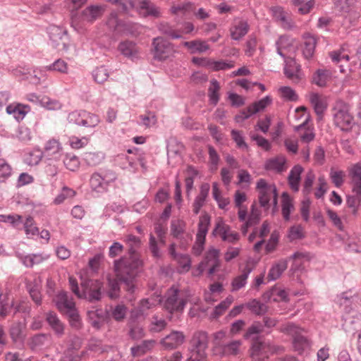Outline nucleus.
I'll list each match as a JSON object with an SVG mask.
<instances>
[{
	"mask_svg": "<svg viewBox=\"0 0 361 361\" xmlns=\"http://www.w3.org/2000/svg\"><path fill=\"white\" fill-rule=\"evenodd\" d=\"M128 252L114 262V269L117 279L123 283L126 290L133 293L135 290L134 281L143 266V260L138 249L141 245L140 238L129 234L125 239Z\"/></svg>",
	"mask_w": 361,
	"mask_h": 361,
	"instance_id": "nucleus-1",
	"label": "nucleus"
},
{
	"mask_svg": "<svg viewBox=\"0 0 361 361\" xmlns=\"http://www.w3.org/2000/svg\"><path fill=\"white\" fill-rule=\"evenodd\" d=\"M69 284L71 290L80 298H86L90 302L97 301L101 298L100 290L102 283L98 280H82L81 282L82 292H80L78 281L75 278H69Z\"/></svg>",
	"mask_w": 361,
	"mask_h": 361,
	"instance_id": "nucleus-2",
	"label": "nucleus"
},
{
	"mask_svg": "<svg viewBox=\"0 0 361 361\" xmlns=\"http://www.w3.org/2000/svg\"><path fill=\"white\" fill-rule=\"evenodd\" d=\"M116 173L110 169H101L93 173L90 178L91 192L99 196L109 190V188L116 180Z\"/></svg>",
	"mask_w": 361,
	"mask_h": 361,
	"instance_id": "nucleus-3",
	"label": "nucleus"
},
{
	"mask_svg": "<svg viewBox=\"0 0 361 361\" xmlns=\"http://www.w3.org/2000/svg\"><path fill=\"white\" fill-rule=\"evenodd\" d=\"M280 331L292 337V346L296 353L302 355L311 348L310 341L302 335L303 329L292 322L283 324Z\"/></svg>",
	"mask_w": 361,
	"mask_h": 361,
	"instance_id": "nucleus-4",
	"label": "nucleus"
},
{
	"mask_svg": "<svg viewBox=\"0 0 361 361\" xmlns=\"http://www.w3.org/2000/svg\"><path fill=\"white\" fill-rule=\"evenodd\" d=\"M190 344V356L187 361H207L206 351L209 344L208 334L204 331L195 333Z\"/></svg>",
	"mask_w": 361,
	"mask_h": 361,
	"instance_id": "nucleus-5",
	"label": "nucleus"
},
{
	"mask_svg": "<svg viewBox=\"0 0 361 361\" xmlns=\"http://www.w3.org/2000/svg\"><path fill=\"white\" fill-rule=\"evenodd\" d=\"M56 305L61 312L68 316L72 326L78 327L80 325V318L75 309V302L66 292L61 291L58 293L56 298Z\"/></svg>",
	"mask_w": 361,
	"mask_h": 361,
	"instance_id": "nucleus-6",
	"label": "nucleus"
},
{
	"mask_svg": "<svg viewBox=\"0 0 361 361\" xmlns=\"http://www.w3.org/2000/svg\"><path fill=\"white\" fill-rule=\"evenodd\" d=\"M151 54L155 61H164L174 56L175 49L168 40L157 37L152 39Z\"/></svg>",
	"mask_w": 361,
	"mask_h": 361,
	"instance_id": "nucleus-7",
	"label": "nucleus"
},
{
	"mask_svg": "<svg viewBox=\"0 0 361 361\" xmlns=\"http://www.w3.org/2000/svg\"><path fill=\"white\" fill-rule=\"evenodd\" d=\"M186 295L172 287L166 294L164 307L169 312H182L187 303Z\"/></svg>",
	"mask_w": 361,
	"mask_h": 361,
	"instance_id": "nucleus-8",
	"label": "nucleus"
},
{
	"mask_svg": "<svg viewBox=\"0 0 361 361\" xmlns=\"http://www.w3.org/2000/svg\"><path fill=\"white\" fill-rule=\"evenodd\" d=\"M128 5L144 18H159L161 17L160 8L150 0H128Z\"/></svg>",
	"mask_w": 361,
	"mask_h": 361,
	"instance_id": "nucleus-9",
	"label": "nucleus"
},
{
	"mask_svg": "<svg viewBox=\"0 0 361 361\" xmlns=\"http://www.w3.org/2000/svg\"><path fill=\"white\" fill-rule=\"evenodd\" d=\"M334 111V118L336 126L344 131L351 129L353 118L349 113L348 106L341 102H337Z\"/></svg>",
	"mask_w": 361,
	"mask_h": 361,
	"instance_id": "nucleus-10",
	"label": "nucleus"
},
{
	"mask_svg": "<svg viewBox=\"0 0 361 361\" xmlns=\"http://www.w3.org/2000/svg\"><path fill=\"white\" fill-rule=\"evenodd\" d=\"M25 301H21L18 305H14L13 296L8 293H0V316L5 317L11 314H16L18 312H29V308L25 305Z\"/></svg>",
	"mask_w": 361,
	"mask_h": 361,
	"instance_id": "nucleus-11",
	"label": "nucleus"
},
{
	"mask_svg": "<svg viewBox=\"0 0 361 361\" xmlns=\"http://www.w3.org/2000/svg\"><path fill=\"white\" fill-rule=\"evenodd\" d=\"M47 33L55 48H59L60 45H62V49L64 51L69 49L71 44L66 29L61 26L50 25L47 27Z\"/></svg>",
	"mask_w": 361,
	"mask_h": 361,
	"instance_id": "nucleus-12",
	"label": "nucleus"
},
{
	"mask_svg": "<svg viewBox=\"0 0 361 361\" xmlns=\"http://www.w3.org/2000/svg\"><path fill=\"white\" fill-rule=\"evenodd\" d=\"M106 25L110 30L119 34L135 35L137 32V24L120 21L116 12L111 13Z\"/></svg>",
	"mask_w": 361,
	"mask_h": 361,
	"instance_id": "nucleus-13",
	"label": "nucleus"
},
{
	"mask_svg": "<svg viewBox=\"0 0 361 361\" xmlns=\"http://www.w3.org/2000/svg\"><path fill=\"white\" fill-rule=\"evenodd\" d=\"M219 250L214 247L209 248L204 256V259L198 266L200 273L207 271L208 275H212L220 267Z\"/></svg>",
	"mask_w": 361,
	"mask_h": 361,
	"instance_id": "nucleus-14",
	"label": "nucleus"
},
{
	"mask_svg": "<svg viewBox=\"0 0 361 361\" xmlns=\"http://www.w3.org/2000/svg\"><path fill=\"white\" fill-rule=\"evenodd\" d=\"M212 233L214 235L219 236L223 241L229 243H235L240 239V234L232 231L231 226L221 220L216 222Z\"/></svg>",
	"mask_w": 361,
	"mask_h": 361,
	"instance_id": "nucleus-15",
	"label": "nucleus"
},
{
	"mask_svg": "<svg viewBox=\"0 0 361 361\" xmlns=\"http://www.w3.org/2000/svg\"><path fill=\"white\" fill-rule=\"evenodd\" d=\"M272 102L271 98L269 96H266L263 99L259 100L250 105L246 110L240 112V114L235 116V120L236 122L240 123L243 121L247 119L252 115L263 111L268 105Z\"/></svg>",
	"mask_w": 361,
	"mask_h": 361,
	"instance_id": "nucleus-16",
	"label": "nucleus"
},
{
	"mask_svg": "<svg viewBox=\"0 0 361 361\" xmlns=\"http://www.w3.org/2000/svg\"><path fill=\"white\" fill-rule=\"evenodd\" d=\"M68 64L62 59H57L51 64L47 66L42 68H37L34 71V80L32 82L34 83H39L41 81V78H43L44 80V71H57L61 73H68Z\"/></svg>",
	"mask_w": 361,
	"mask_h": 361,
	"instance_id": "nucleus-17",
	"label": "nucleus"
},
{
	"mask_svg": "<svg viewBox=\"0 0 361 361\" xmlns=\"http://www.w3.org/2000/svg\"><path fill=\"white\" fill-rule=\"evenodd\" d=\"M42 152L47 159L59 161L63 155V147L58 140L51 139L46 142Z\"/></svg>",
	"mask_w": 361,
	"mask_h": 361,
	"instance_id": "nucleus-18",
	"label": "nucleus"
},
{
	"mask_svg": "<svg viewBox=\"0 0 361 361\" xmlns=\"http://www.w3.org/2000/svg\"><path fill=\"white\" fill-rule=\"evenodd\" d=\"M185 335L180 331H172L169 334L161 338L160 344L167 350L176 349L185 342Z\"/></svg>",
	"mask_w": 361,
	"mask_h": 361,
	"instance_id": "nucleus-19",
	"label": "nucleus"
},
{
	"mask_svg": "<svg viewBox=\"0 0 361 361\" xmlns=\"http://www.w3.org/2000/svg\"><path fill=\"white\" fill-rule=\"evenodd\" d=\"M274 351L273 348L264 342L255 343L251 348V357L253 361H264Z\"/></svg>",
	"mask_w": 361,
	"mask_h": 361,
	"instance_id": "nucleus-20",
	"label": "nucleus"
},
{
	"mask_svg": "<svg viewBox=\"0 0 361 361\" xmlns=\"http://www.w3.org/2000/svg\"><path fill=\"white\" fill-rule=\"evenodd\" d=\"M161 298L159 295L157 298L143 299L140 301L138 307L130 312L131 319L135 320L146 314V311L161 302Z\"/></svg>",
	"mask_w": 361,
	"mask_h": 361,
	"instance_id": "nucleus-21",
	"label": "nucleus"
},
{
	"mask_svg": "<svg viewBox=\"0 0 361 361\" xmlns=\"http://www.w3.org/2000/svg\"><path fill=\"white\" fill-rule=\"evenodd\" d=\"M285 75L295 83H298L302 78L301 68L293 59H285Z\"/></svg>",
	"mask_w": 361,
	"mask_h": 361,
	"instance_id": "nucleus-22",
	"label": "nucleus"
},
{
	"mask_svg": "<svg viewBox=\"0 0 361 361\" xmlns=\"http://www.w3.org/2000/svg\"><path fill=\"white\" fill-rule=\"evenodd\" d=\"M169 252L173 259L178 264L179 272H187L190 270L191 267V260L188 255L177 253L176 252V245L173 243L170 245Z\"/></svg>",
	"mask_w": 361,
	"mask_h": 361,
	"instance_id": "nucleus-23",
	"label": "nucleus"
},
{
	"mask_svg": "<svg viewBox=\"0 0 361 361\" xmlns=\"http://www.w3.org/2000/svg\"><path fill=\"white\" fill-rule=\"evenodd\" d=\"M250 26L247 20L242 18H235L230 29L231 37L234 40H240L249 31Z\"/></svg>",
	"mask_w": 361,
	"mask_h": 361,
	"instance_id": "nucleus-24",
	"label": "nucleus"
},
{
	"mask_svg": "<svg viewBox=\"0 0 361 361\" xmlns=\"http://www.w3.org/2000/svg\"><path fill=\"white\" fill-rule=\"evenodd\" d=\"M19 260L26 267L31 268L35 265L39 264L49 258V255L45 253L28 254L18 255Z\"/></svg>",
	"mask_w": 361,
	"mask_h": 361,
	"instance_id": "nucleus-25",
	"label": "nucleus"
},
{
	"mask_svg": "<svg viewBox=\"0 0 361 361\" xmlns=\"http://www.w3.org/2000/svg\"><path fill=\"white\" fill-rule=\"evenodd\" d=\"M242 342L240 340L226 341L214 353L216 355L223 356L236 355L240 352Z\"/></svg>",
	"mask_w": 361,
	"mask_h": 361,
	"instance_id": "nucleus-26",
	"label": "nucleus"
},
{
	"mask_svg": "<svg viewBox=\"0 0 361 361\" xmlns=\"http://www.w3.org/2000/svg\"><path fill=\"white\" fill-rule=\"evenodd\" d=\"M288 264V259H280L274 262L268 272V280L269 281H274L279 279L284 271L287 269Z\"/></svg>",
	"mask_w": 361,
	"mask_h": 361,
	"instance_id": "nucleus-27",
	"label": "nucleus"
},
{
	"mask_svg": "<svg viewBox=\"0 0 361 361\" xmlns=\"http://www.w3.org/2000/svg\"><path fill=\"white\" fill-rule=\"evenodd\" d=\"M304 169L302 166L297 164L295 165L289 172L288 176V183L292 191L296 192L299 191L301 174Z\"/></svg>",
	"mask_w": 361,
	"mask_h": 361,
	"instance_id": "nucleus-28",
	"label": "nucleus"
},
{
	"mask_svg": "<svg viewBox=\"0 0 361 361\" xmlns=\"http://www.w3.org/2000/svg\"><path fill=\"white\" fill-rule=\"evenodd\" d=\"M332 71L327 68H319L312 75V82L318 87H324L331 80Z\"/></svg>",
	"mask_w": 361,
	"mask_h": 361,
	"instance_id": "nucleus-29",
	"label": "nucleus"
},
{
	"mask_svg": "<svg viewBox=\"0 0 361 361\" xmlns=\"http://www.w3.org/2000/svg\"><path fill=\"white\" fill-rule=\"evenodd\" d=\"M105 11V8L100 5H90L85 8L81 14V18L84 21L93 22L101 16Z\"/></svg>",
	"mask_w": 361,
	"mask_h": 361,
	"instance_id": "nucleus-30",
	"label": "nucleus"
},
{
	"mask_svg": "<svg viewBox=\"0 0 361 361\" xmlns=\"http://www.w3.org/2000/svg\"><path fill=\"white\" fill-rule=\"evenodd\" d=\"M310 102L319 118L321 119L327 108L326 99L318 93L312 92L310 94Z\"/></svg>",
	"mask_w": 361,
	"mask_h": 361,
	"instance_id": "nucleus-31",
	"label": "nucleus"
},
{
	"mask_svg": "<svg viewBox=\"0 0 361 361\" xmlns=\"http://www.w3.org/2000/svg\"><path fill=\"white\" fill-rule=\"evenodd\" d=\"M252 271V268L250 265H246L242 270L240 274L235 276L232 282H231V287L232 291H238V290L243 288L246 283L247 280L250 274V273Z\"/></svg>",
	"mask_w": 361,
	"mask_h": 361,
	"instance_id": "nucleus-32",
	"label": "nucleus"
},
{
	"mask_svg": "<svg viewBox=\"0 0 361 361\" xmlns=\"http://www.w3.org/2000/svg\"><path fill=\"white\" fill-rule=\"evenodd\" d=\"M336 302L340 306L347 308L353 305L354 308L361 307V297L359 295H351L348 293H343L336 298Z\"/></svg>",
	"mask_w": 361,
	"mask_h": 361,
	"instance_id": "nucleus-33",
	"label": "nucleus"
},
{
	"mask_svg": "<svg viewBox=\"0 0 361 361\" xmlns=\"http://www.w3.org/2000/svg\"><path fill=\"white\" fill-rule=\"evenodd\" d=\"M51 343V336L47 334H38L32 336L29 345L33 350H41Z\"/></svg>",
	"mask_w": 361,
	"mask_h": 361,
	"instance_id": "nucleus-34",
	"label": "nucleus"
},
{
	"mask_svg": "<svg viewBox=\"0 0 361 361\" xmlns=\"http://www.w3.org/2000/svg\"><path fill=\"white\" fill-rule=\"evenodd\" d=\"M209 190L210 186L208 183H204L201 185L200 193L195 197L192 204L194 214H197L201 208L204 206L206 199L209 195Z\"/></svg>",
	"mask_w": 361,
	"mask_h": 361,
	"instance_id": "nucleus-35",
	"label": "nucleus"
},
{
	"mask_svg": "<svg viewBox=\"0 0 361 361\" xmlns=\"http://www.w3.org/2000/svg\"><path fill=\"white\" fill-rule=\"evenodd\" d=\"M46 321L58 336H61L64 333V325L60 321L56 314L49 312L46 315Z\"/></svg>",
	"mask_w": 361,
	"mask_h": 361,
	"instance_id": "nucleus-36",
	"label": "nucleus"
},
{
	"mask_svg": "<svg viewBox=\"0 0 361 361\" xmlns=\"http://www.w3.org/2000/svg\"><path fill=\"white\" fill-rule=\"evenodd\" d=\"M118 50L121 53L132 60L137 57L138 49L135 43L131 41H124L119 44Z\"/></svg>",
	"mask_w": 361,
	"mask_h": 361,
	"instance_id": "nucleus-37",
	"label": "nucleus"
},
{
	"mask_svg": "<svg viewBox=\"0 0 361 361\" xmlns=\"http://www.w3.org/2000/svg\"><path fill=\"white\" fill-rule=\"evenodd\" d=\"M353 183V192L361 196V165L357 164L350 169Z\"/></svg>",
	"mask_w": 361,
	"mask_h": 361,
	"instance_id": "nucleus-38",
	"label": "nucleus"
},
{
	"mask_svg": "<svg viewBox=\"0 0 361 361\" xmlns=\"http://www.w3.org/2000/svg\"><path fill=\"white\" fill-rule=\"evenodd\" d=\"M6 110L8 114L13 115L16 120L20 121L28 112L29 108L27 106L16 104L8 105Z\"/></svg>",
	"mask_w": 361,
	"mask_h": 361,
	"instance_id": "nucleus-39",
	"label": "nucleus"
},
{
	"mask_svg": "<svg viewBox=\"0 0 361 361\" xmlns=\"http://www.w3.org/2000/svg\"><path fill=\"white\" fill-rule=\"evenodd\" d=\"M286 159L283 156L276 157L267 161L265 168L276 172H282L285 170Z\"/></svg>",
	"mask_w": 361,
	"mask_h": 361,
	"instance_id": "nucleus-40",
	"label": "nucleus"
},
{
	"mask_svg": "<svg viewBox=\"0 0 361 361\" xmlns=\"http://www.w3.org/2000/svg\"><path fill=\"white\" fill-rule=\"evenodd\" d=\"M105 155L102 152H87L83 154L84 161L91 166H96L102 164Z\"/></svg>",
	"mask_w": 361,
	"mask_h": 361,
	"instance_id": "nucleus-41",
	"label": "nucleus"
},
{
	"mask_svg": "<svg viewBox=\"0 0 361 361\" xmlns=\"http://www.w3.org/2000/svg\"><path fill=\"white\" fill-rule=\"evenodd\" d=\"M87 317L90 324L99 329L104 321V313L102 310H92L87 312Z\"/></svg>",
	"mask_w": 361,
	"mask_h": 361,
	"instance_id": "nucleus-42",
	"label": "nucleus"
},
{
	"mask_svg": "<svg viewBox=\"0 0 361 361\" xmlns=\"http://www.w3.org/2000/svg\"><path fill=\"white\" fill-rule=\"evenodd\" d=\"M235 63L233 61L210 59L207 61V68L213 71H225L233 68Z\"/></svg>",
	"mask_w": 361,
	"mask_h": 361,
	"instance_id": "nucleus-43",
	"label": "nucleus"
},
{
	"mask_svg": "<svg viewBox=\"0 0 361 361\" xmlns=\"http://www.w3.org/2000/svg\"><path fill=\"white\" fill-rule=\"evenodd\" d=\"M184 46L188 48L192 54L204 53L209 49V46L207 42L202 40L185 42Z\"/></svg>",
	"mask_w": 361,
	"mask_h": 361,
	"instance_id": "nucleus-44",
	"label": "nucleus"
},
{
	"mask_svg": "<svg viewBox=\"0 0 361 361\" xmlns=\"http://www.w3.org/2000/svg\"><path fill=\"white\" fill-rule=\"evenodd\" d=\"M316 39L314 36L307 35L305 37L302 54L307 59L312 57L316 47Z\"/></svg>",
	"mask_w": 361,
	"mask_h": 361,
	"instance_id": "nucleus-45",
	"label": "nucleus"
},
{
	"mask_svg": "<svg viewBox=\"0 0 361 361\" xmlns=\"http://www.w3.org/2000/svg\"><path fill=\"white\" fill-rule=\"evenodd\" d=\"M274 15L276 21L284 29L290 30L293 27L291 20L282 9L276 8Z\"/></svg>",
	"mask_w": 361,
	"mask_h": 361,
	"instance_id": "nucleus-46",
	"label": "nucleus"
},
{
	"mask_svg": "<svg viewBox=\"0 0 361 361\" xmlns=\"http://www.w3.org/2000/svg\"><path fill=\"white\" fill-rule=\"evenodd\" d=\"M43 157L42 150L39 148H35L25 155V161L29 166H36L40 162Z\"/></svg>",
	"mask_w": 361,
	"mask_h": 361,
	"instance_id": "nucleus-47",
	"label": "nucleus"
},
{
	"mask_svg": "<svg viewBox=\"0 0 361 361\" xmlns=\"http://www.w3.org/2000/svg\"><path fill=\"white\" fill-rule=\"evenodd\" d=\"M281 212L283 219L286 221H288L290 219V214L291 212L294 209V205L293 204V200L286 193H283L282 195V204H281Z\"/></svg>",
	"mask_w": 361,
	"mask_h": 361,
	"instance_id": "nucleus-48",
	"label": "nucleus"
},
{
	"mask_svg": "<svg viewBox=\"0 0 361 361\" xmlns=\"http://www.w3.org/2000/svg\"><path fill=\"white\" fill-rule=\"evenodd\" d=\"M316 176L313 170H309L305 176L302 185V193L304 195H309L312 192L313 184L315 181Z\"/></svg>",
	"mask_w": 361,
	"mask_h": 361,
	"instance_id": "nucleus-49",
	"label": "nucleus"
},
{
	"mask_svg": "<svg viewBox=\"0 0 361 361\" xmlns=\"http://www.w3.org/2000/svg\"><path fill=\"white\" fill-rule=\"evenodd\" d=\"M357 0H336V8L343 13H350L356 8Z\"/></svg>",
	"mask_w": 361,
	"mask_h": 361,
	"instance_id": "nucleus-50",
	"label": "nucleus"
},
{
	"mask_svg": "<svg viewBox=\"0 0 361 361\" xmlns=\"http://www.w3.org/2000/svg\"><path fill=\"white\" fill-rule=\"evenodd\" d=\"M245 306L254 314L257 315H263L264 314L267 310V306L261 302L259 300L257 299H253L251 301L248 302Z\"/></svg>",
	"mask_w": 361,
	"mask_h": 361,
	"instance_id": "nucleus-51",
	"label": "nucleus"
},
{
	"mask_svg": "<svg viewBox=\"0 0 361 361\" xmlns=\"http://www.w3.org/2000/svg\"><path fill=\"white\" fill-rule=\"evenodd\" d=\"M275 45L277 54L283 59H285L286 57L283 51L290 47L292 45V42L288 36L282 35L279 37Z\"/></svg>",
	"mask_w": 361,
	"mask_h": 361,
	"instance_id": "nucleus-52",
	"label": "nucleus"
},
{
	"mask_svg": "<svg viewBox=\"0 0 361 361\" xmlns=\"http://www.w3.org/2000/svg\"><path fill=\"white\" fill-rule=\"evenodd\" d=\"M329 56H330V58L331 59V61L334 62V63H340L341 64L339 65V67H340V71L341 73H343L344 72V63H347L348 61H349V56L346 54H344L343 51H332L329 54Z\"/></svg>",
	"mask_w": 361,
	"mask_h": 361,
	"instance_id": "nucleus-53",
	"label": "nucleus"
},
{
	"mask_svg": "<svg viewBox=\"0 0 361 361\" xmlns=\"http://www.w3.org/2000/svg\"><path fill=\"white\" fill-rule=\"evenodd\" d=\"M100 123L99 116L84 110L82 126L94 128Z\"/></svg>",
	"mask_w": 361,
	"mask_h": 361,
	"instance_id": "nucleus-54",
	"label": "nucleus"
},
{
	"mask_svg": "<svg viewBox=\"0 0 361 361\" xmlns=\"http://www.w3.org/2000/svg\"><path fill=\"white\" fill-rule=\"evenodd\" d=\"M24 325L20 322L14 323L10 329V335L14 342H22L24 338Z\"/></svg>",
	"mask_w": 361,
	"mask_h": 361,
	"instance_id": "nucleus-55",
	"label": "nucleus"
},
{
	"mask_svg": "<svg viewBox=\"0 0 361 361\" xmlns=\"http://www.w3.org/2000/svg\"><path fill=\"white\" fill-rule=\"evenodd\" d=\"M233 298L231 295L228 296L224 300L216 305L211 314L213 319H216L221 316L232 304Z\"/></svg>",
	"mask_w": 361,
	"mask_h": 361,
	"instance_id": "nucleus-56",
	"label": "nucleus"
},
{
	"mask_svg": "<svg viewBox=\"0 0 361 361\" xmlns=\"http://www.w3.org/2000/svg\"><path fill=\"white\" fill-rule=\"evenodd\" d=\"M209 223H210V219L208 216L204 215V216H200L199 223H198V229H197L196 238L200 237V238L205 240L206 235L208 232Z\"/></svg>",
	"mask_w": 361,
	"mask_h": 361,
	"instance_id": "nucleus-57",
	"label": "nucleus"
},
{
	"mask_svg": "<svg viewBox=\"0 0 361 361\" xmlns=\"http://www.w3.org/2000/svg\"><path fill=\"white\" fill-rule=\"evenodd\" d=\"M186 224L183 220H173L171 223V232L173 237L180 238L185 229Z\"/></svg>",
	"mask_w": 361,
	"mask_h": 361,
	"instance_id": "nucleus-58",
	"label": "nucleus"
},
{
	"mask_svg": "<svg viewBox=\"0 0 361 361\" xmlns=\"http://www.w3.org/2000/svg\"><path fill=\"white\" fill-rule=\"evenodd\" d=\"M154 341H144L140 345L131 348V353L133 356H140L145 353L148 350L152 348L154 344Z\"/></svg>",
	"mask_w": 361,
	"mask_h": 361,
	"instance_id": "nucleus-59",
	"label": "nucleus"
},
{
	"mask_svg": "<svg viewBox=\"0 0 361 361\" xmlns=\"http://www.w3.org/2000/svg\"><path fill=\"white\" fill-rule=\"evenodd\" d=\"M292 2L303 15L310 13L314 5V0H292Z\"/></svg>",
	"mask_w": 361,
	"mask_h": 361,
	"instance_id": "nucleus-60",
	"label": "nucleus"
},
{
	"mask_svg": "<svg viewBox=\"0 0 361 361\" xmlns=\"http://www.w3.org/2000/svg\"><path fill=\"white\" fill-rule=\"evenodd\" d=\"M159 31L172 39H179L181 35L176 32L168 23L161 22L157 25Z\"/></svg>",
	"mask_w": 361,
	"mask_h": 361,
	"instance_id": "nucleus-61",
	"label": "nucleus"
},
{
	"mask_svg": "<svg viewBox=\"0 0 361 361\" xmlns=\"http://www.w3.org/2000/svg\"><path fill=\"white\" fill-rule=\"evenodd\" d=\"M75 195V192L71 188L63 187L61 192L54 198L53 202L54 204L59 205L64 202L67 199L72 198Z\"/></svg>",
	"mask_w": 361,
	"mask_h": 361,
	"instance_id": "nucleus-62",
	"label": "nucleus"
},
{
	"mask_svg": "<svg viewBox=\"0 0 361 361\" xmlns=\"http://www.w3.org/2000/svg\"><path fill=\"white\" fill-rule=\"evenodd\" d=\"M167 325L166 321L161 317H159L157 315H154L152 317V321L149 325V331L151 332H160L164 330Z\"/></svg>",
	"mask_w": 361,
	"mask_h": 361,
	"instance_id": "nucleus-63",
	"label": "nucleus"
},
{
	"mask_svg": "<svg viewBox=\"0 0 361 361\" xmlns=\"http://www.w3.org/2000/svg\"><path fill=\"white\" fill-rule=\"evenodd\" d=\"M63 164L65 167L71 171H76L80 166L79 159L73 154H66L63 159Z\"/></svg>",
	"mask_w": 361,
	"mask_h": 361,
	"instance_id": "nucleus-64",
	"label": "nucleus"
}]
</instances>
